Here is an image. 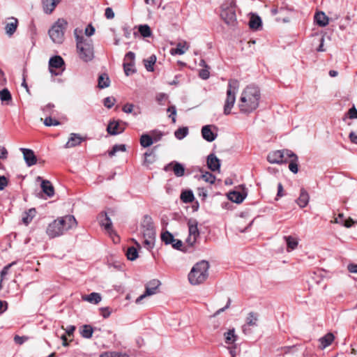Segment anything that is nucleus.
Segmentation results:
<instances>
[{
  "instance_id": "obj_59",
  "label": "nucleus",
  "mask_w": 357,
  "mask_h": 357,
  "mask_svg": "<svg viewBox=\"0 0 357 357\" xmlns=\"http://www.w3.org/2000/svg\"><path fill=\"white\" fill-rule=\"evenodd\" d=\"M134 105L132 104H126L123 107V111L125 113H131L133 110Z\"/></svg>"
},
{
  "instance_id": "obj_60",
  "label": "nucleus",
  "mask_w": 357,
  "mask_h": 357,
  "mask_svg": "<svg viewBox=\"0 0 357 357\" xmlns=\"http://www.w3.org/2000/svg\"><path fill=\"white\" fill-rule=\"evenodd\" d=\"M348 114L350 119L357 118V109L354 107L349 109Z\"/></svg>"
},
{
  "instance_id": "obj_17",
  "label": "nucleus",
  "mask_w": 357,
  "mask_h": 357,
  "mask_svg": "<svg viewBox=\"0 0 357 357\" xmlns=\"http://www.w3.org/2000/svg\"><path fill=\"white\" fill-rule=\"evenodd\" d=\"M61 0H42L43 11L46 14H51Z\"/></svg>"
},
{
  "instance_id": "obj_32",
  "label": "nucleus",
  "mask_w": 357,
  "mask_h": 357,
  "mask_svg": "<svg viewBox=\"0 0 357 357\" xmlns=\"http://www.w3.org/2000/svg\"><path fill=\"white\" fill-rule=\"evenodd\" d=\"M180 199L185 203L192 202L195 199L193 192L191 190H183L180 195Z\"/></svg>"
},
{
  "instance_id": "obj_30",
  "label": "nucleus",
  "mask_w": 357,
  "mask_h": 357,
  "mask_svg": "<svg viewBox=\"0 0 357 357\" xmlns=\"http://www.w3.org/2000/svg\"><path fill=\"white\" fill-rule=\"evenodd\" d=\"M228 198L233 202L240 204L245 198V195L237 191H233L228 194Z\"/></svg>"
},
{
  "instance_id": "obj_11",
  "label": "nucleus",
  "mask_w": 357,
  "mask_h": 357,
  "mask_svg": "<svg viewBox=\"0 0 357 357\" xmlns=\"http://www.w3.org/2000/svg\"><path fill=\"white\" fill-rule=\"evenodd\" d=\"M20 150L23 153L24 159L28 167H31L36 164L37 158L34 152L31 149L20 148Z\"/></svg>"
},
{
  "instance_id": "obj_47",
  "label": "nucleus",
  "mask_w": 357,
  "mask_h": 357,
  "mask_svg": "<svg viewBox=\"0 0 357 357\" xmlns=\"http://www.w3.org/2000/svg\"><path fill=\"white\" fill-rule=\"evenodd\" d=\"M172 169L174 171V174L176 176H178V162H175L174 163V165L172 163H169L164 167V170L166 172L170 171Z\"/></svg>"
},
{
  "instance_id": "obj_14",
  "label": "nucleus",
  "mask_w": 357,
  "mask_h": 357,
  "mask_svg": "<svg viewBox=\"0 0 357 357\" xmlns=\"http://www.w3.org/2000/svg\"><path fill=\"white\" fill-rule=\"evenodd\" d=\"M161 240L166 245L171 244L175 250H178V239L174 238L172 234L166 231L161 234Z\"/></svg>"
},
{
  "instance_id": "obj_41",
  "label": "nucleus",
  "mask_w": 357,
  "mask_h": 357,
  "mask_svg": "<svg viewBox=\"0 0 357 357\" xmlns=\"http://www.w3.org/2000/svg\"><path fill=\"white\" fill-rule=\"evenodd\" d=\"M139 32L144 38L150 37L152 34L151 28L147 24L140 25L139 26Z\"/></svg>"
},
{
  "instance_id": "obj_57",
  "label": "nucleus",
  "mask_w": 357,
  "mask_h": 357,
  "mask_svg": "<svg viewBox=\"0 0 357 357\" xmlns=\"http://www.w3.org/2000/svg\"><path fill=\"white\" fill-rule=\"evenodd\" d=\"M349 138L351 142L357 144V129L349 133Z\"/></svg>"
},
{
  "instance_id": "obj_1",
  "label": "nucleus",
  "mask_w": 357,
  "mask_h": 357,
  "mask_svg": "<svg viewBox=\"0 0 357 357\" xmlns=\"http://www.w3.org/2000/svg\"><path fill=\"white\" fill-rule=\"evenodd\" d=\"M261 93L259 89L253 85L246 86L241 92L238 106L243 114H250L255 111L259 104Z\"/></svg>"
},
{
  "instance_id": "obj_29",
  "label": "nucleus",
  "mask_w": 357,
  "mask_h": 357,
  "mask_svg": "<svg viewBox=\"0 0 357 357\" xmlns=\"http://www.w3.org/2000/svg\"><path fill=\"white\" fill-rule=\"evenodd\" d=\"M36 215V211L34 208L29 209L22 214V222L26 225H29Z\"/></svg>"
},
{
  "instance_id": "obj_49",
  "label": "nucleus",
  "mask_w": 357,
  "mask_h": 357,
  "mask_svg": "<svg viewBox=\"0 0 357 357\" xmlns=\"http://www.w3.org/2000/svg\"><path fill=\"white\" fill-rule=\"evenodd\" d=\"M43 123H44V124L46 126H59V125H60V122L58 120L54 119H52L50 116L46 117L44 119Z\"/></svg>"
},
{
  "instance_id": "obj_31",
  "label": "nucleus",
  "mask_w": 357,
  "mask_h": 357,
  "mask_svg": "<svg viewBox=\"0 0 357 357\" xmlns=\"http://www.w3.org/2000/svg\"><path fill=\"white\" fill-rule=\"evenodd\" d=\"M284 239L286 241V243L287 245V250L288 252L295 250L297 248L298 244V241L296 238L293 237L291 236H284Z\"/></svg>"
},
{
  "instance_id": "obj_10",
  "label": "nucleus",
  "mask_w": 357,
  "mask_h": 357,
  "mask_svg": "<svg viewBox=\"0 0 357 357\" xmlns=\"http://www.w3.org/2000/svg\"><path fill=\"white\" fill-rule=\"evenodd\" d=\"M188 226L189 235L186 239V241L189 245H192L199 235L197 220L192 219L189 220L188 222Z\"/></svg>"
},
{
  "instance_id": "obj_25",
  "label": "nucleus",
  "mask_w": 357,
  "mask_h": 357,
  "mask_svg": "<svg viewBox=\"0 0 357 357\" xmlns=\"http://www.w3.org/2000/svg\"><path fill=\"white\" fill-rule=\"evenodd\" d=\"M309 195L305 189L301 190L300 196L297 199V204L301 208L305 207L309 202Z\"/></svg>"
},
{
  "instance_id": "obj_19",
  "label": "nucleus",
  "mask_w": 357,
  "mask_h": 357,
  "mask_svg": "<svg viewBox=\"0 0 357 357\" xmlns=\"http://www.w3.org/2000/svg\"><path fill=\"white\" fill-rule=\"evenodd\" d=\"M9 20H10V22H8L6 24L5 31L6 33L8 36H11L12 35H13V33L15 32L17 29L18 25V20L15 17H11Z\"/></svg>"
},
{
  "instance_id": "obj_45",
  "label": "nucleus",
  "mask_w": 357,
  "mask_h": 357,
  "mask_svg": "<svg viewBox=\"0 0 357 357\" xmlns=\"http://www.w3.org/2000/svg\"><path fill=\"white\" fill-rule=\"evenodd\" d=\"M100 357H129L126 353L110 351L102 354Z\"/></svg>"
},
{
  "instance_id": "obj_3",
  "label": "nucleus",
  "mask_w": 357,
  "mask_h": 357,
  "mask_svg": "<svg viewBox=\"0 0 357 357\" xmlns=\"http://www.w3.org/2000/svg\"><path fill=\"white\" fill-rule=\"evenodd\" d=\"M82 32V30L75 29L74 31L76 39L77 49L79 57L84 62L91 61L94 57V51L93 41L91 39L84 38L77 34V32Z\"/></svg>"
},
{
  "instance_id": "obj_16",
  "label": "nucleus",
  "mask_w": 357,
  "mask_h": 357,
  "mask_svg": "<svg viewBox=\"0 0 357 357\" xmlns=\"http://www.w3.org/2000/svg\"><path fill=\"white\" fill-rule=\"evenodd\" d=\"M207 167L212 172H215L220 169V161L213 153H211L207 157Z\"/></svg>"
},
{
  "instance_id": "obj_26",
  "label": "nucleus",
  "mask_w": 357,
  "mask_h": 357,
  "mask_svg": "<svg viewBox=\"0 0 357 357\" xmlns=\"http://www.w3.org/2000/svg\"><path fill=\"white\" fill-rule=\"evenodd\" d=\"M288 159L290 160L289 165V170L291 172L296 174L298 171V159L297 155L291 151V155L289 154Z\"/></svg>"
},
{
  "instance_id": "obj_22",
  "label": "nucleus",
  "mask_w": 357,
  "mask_h": 357,
  "mask_svg": "<svg viewBox=\"0 0 357 357\" xmlns=\"http://www.w3.org/2000/svg\"><path fill=\"white\" fill-rule=\"evenodd\" d=\"M41 188L43 192L49 197H53L54 195V189L50 181L47 180H42Z\"/></svg>"
},
{
  "instance_id": "obj_63",
  "label": "nucleus",
  "mask_w": 357,
  "mask_h": 357,
  "mask_svg": "<svg viewBox=\"0 0 357 357\" xmlns=\"http://www.w3.org/2000/svg\"><path fill=\"white\" fill-rule=\"evenodd\" d=\"M348 271L352 273H357V264H351L347 266Z\"/></svg>"
},
{
  "instance_id": "obj_50",
  "label": "nucleus",
  "mask_w": 357,
  "mask_h": 357,
  "mask_svg": "<svg viewBox=\"0 0 357 357\" xmlns=\"http://www.w3.org/2000/svg\"><path fill=\"white\" fill-rule=\"evenodd\" d=\"M167 112H170L169 117L172 119L173 123H176V108L175 106L170 107L167 109Z\"/></svg>"
},
{
  "instance_id": "obj_36",
  "label": "nucleus",
  "mask_w": 357,
  "mask_h": 357,
  "mask_svg": "<svg viewBox=\"0 0 357 357\" xmlns=\"http://www.w3.org/2000/svg\"><path fill=\"white\" fill-rule=\"evenodd\" d=\"M93 332V329L90 325H84L80 330L81 335L86 339H89L92 337Z\"/></svg>"
},
{
  "instance_id": "obj_58",
  "label": "nucleus",
  "mask_w": 357,
  "mask_h": 357,
  "mask_svg": "<svg viewBox=\"0 0 357 357\" xmlns=\"http://www.w3.org/2000/svg\"><path fill=\"white\" fill-rule=\"evenodd\" d=\"M15 263L13 262L7 266H6L2 271H1V275L0 278H3V277L8 274L9 268L14 264Z\"/></svg>"
},
{
  "instance_id": "obj_6",
  "label": "nucleus",
  "mask_w": 357,
  "mask_h": 357,
  "mask_svg": "<svg viewBox=\"0 0 357 357\" xmlns=\"http://www.w3.org/2000/svg\"><path fill=\"white\" fill-rule=\"evenodd\" d=\"M239 89V82L237 79L229 80L227 89V96L224 103V114L228 115L231 113L236 102V94Z\"/></svg>"
},
{
  "instance_id": "obj_18",
  "label": "nucleus",
  "mask_w": 357,
  "mask_h": 357,
  "mask_svg": "<svg viewBox=\"0 0 357 357\" xmlns=\"http://www.w3.org/2000/svg\"><path fill=\"white\" fill-rule=\"evenodd\" d=\"M202 135L203 138L209 142L214 141L216 138V135H215L211 130V126L210 125H206L202 127Z\"/></svg>"
},
{
  "instance_id": "obj_54",
  "label": "nucleus",
  "mask_w": 357,
  "mask_h": 357,
  "mask_svg": "<svg viewBox=\"0 0 357 357\" xmlns=\"http://www.w3.org/2000/svg\"><path fill=\"white\" fill-rule=\"evenodd\" d=\"M95 33V28L91 25L89 24L85 29V34L87 36H91Z\"/></svg>"
},
{
  "instance_id": "obj_34",
  "label": "nucleus",
  "mask_w": 357,
  "mask_h": 357,
  "mask_svg": "<svg viewBox=\"0 0 357 357\" xmlns=\"http://www.w3.org/2000/svg\"><path fill=\"white\" fill-rule=\"evenodd\" d=\"M109 84H110V80L107 74L104 73L99 76L98 86L100 89L107 88L109 86Z\"/></svg>"
},
{
  "instance_id": "obj_7",
  "label": "nucleus",
  "mask_w": 357,
  "mask_h": 357,
  "mask_svg": "<svg viewBox=\"0 0 357 357\" xmlns=\"http://www.w3.org/2000/svg\"><path fill=\"white\" fill-rule=\"evenodd\" d=\"M220 17L227 25L235 26L236 16L232 1L227 2L222 6Z\"/></svg>"
},
{
  "instance_id": "obj_2",
  "label": "nucleus",
  "mask_w": 357,
  "mask_h": 357,
  "mask_svg": "<svg viewBox=\"0 0 357 357\" xmlns=\"http://www.w3.org/2000/svg\"><path fill=\"white\" fill-rule=\"evenodd\" d=\"M76 219L73 215H68L54 220L47 227L46 234L51 238H56L65 234L69 229L77 226Z\"/></svg>"
},
{
  "instance_id": "obj_43",
  "label": "nucleus",
  "mask_w": 357,
  "mask_h": 357,
  "mask_svg": "<svg viewBox=\"0 0 357 357\" xmlns=\"http://www.w3.org/2000/svg\"><path fill=\"white\" fill-rule=\"evenodd\" d=\"M134 64L135 63H132V62L123 63L124 72L127 76H129L135 73V70L134 68Z\"/></svg>"
},
{
  "instance_id": "obj_33",
  "label": "nucleus",
  "mask_w": 357,
  "mask_h": 357,
  "mask_svg": "<svg viewBox=\"0 0 357 357\" xmlns=\"http://www.w3.org/2000/svg\"><path fill=\"white\" fill-rule=\"evenodd\" d=\"M143 237L144 238V246L147 249L152 248L154 245L155 234H150V233L149 234L148 233V234H143Z\"/></svg>"
},
{
  "instance_id": "obj_12",
  "label": "nucleus",
  "mask_w": 357,
  "mask_h": 357,
  "mask_svg": "<svg viewBox=\"0 0 357 357\" xmlns=\"http://www.w3.org/2000/svg\"><path fill=\"white\" fill-rule=\"evenodd\" d=\"M141 225L143 234H148V233H150V234H155L152 218L150 216L145 215Z\"/></svg>"
},
{
  "instance_id": "obj_23",
  "label": "nucleus",
  "mask_w": 357,
  "mask_h": 357,
  "mask_svg": "<svg viewBox=\"0 0 357 357\" xmlns=\"http://www.w3.org/2000/svg\"><path fill=\"white\" fill-rule=\"evenodd\" d=\"M82 298L90 303L98 304L101 301L102 297L99 293L92 292L88 295H83Z\"/></svg>"
},
{
  "instance_id": "obj_37",
  "label": "nucleus",
  "mask_w": 357,
  "mask_h": 357,
  "mask_svg": "<svg viewBox=\"0 0 357 357\" xmlns=\"http://www.w3.org/2000/svg\"><path fill=\"white\" fill-rule=\"evenodd\" d=\"M145 68L149 72L153 71V65L156 61V56L155 55H151L149 59L144 61Z\"/></svg>"
},
{
  "instance_id": "obj_38",
  "label": "nucleus",
  "mask_w": 357,
  "mask_h": 357,
  "mask_svg": "<svg viewBox=\"0 0 357 357\" xmlns=\"http://www.w3.org/2000/svg\"><path fill=\"white\" fill-rule=\"evenodd\" d=\"M153 141L152 137L147 135L144 134L140 137V144L143 147H149L153 144Z\"/></svg>"
},
{
  "instance_id": "obj_20",
  "label": "nucleus",
  "mask_w": 357,
  "mask_h": 357,
  "mask_svg": "<svg viewBox=\"0 0 357 357\" xmlns=\"http://www.w3.org/2000/svg\"><path fill=\"white\" fill-rule=\"evenodd\" d=\"M64 65V61L60 56H54L49 61L50 70L52 73V68H60Z\"/></svg>"
},
{
  "instance_id": "obj_64",
  "label": "nucleus",
  "mask_w": 357,
  "mask_h": 357,
  "mask_svg": "<svg viewBox=\"0 0 357 357\" xmlns=\"http://www.w3.org/2000/svg\"><path fill=\"white\" fill-rule=\"evenodd\" d=\"M100 310L102 312V315L104 318H107L109 317L111 312L108 307H102Z\"/></svg>"
},
{
  "instance_id": "obj_4",
  "label": "nucleus",
  "mask_w": 357,
  "mask_h": 357,
  "mask_svg": "<svg viewBox=\"0 0 357 357\" xmlns=\"http://www.w3.org/2000/svg\"><path fill=\"white\" fill-rule=\"evenodd\" d=\"M209 264L206 261H201L195 264L188 274V280L192 285L204 283L208 277Z\"/></svg>"
},
{
  "instance_id": "obj_39",
  "label": "nucleus",
  "mask_w": 357,
  "mask_h": 357,
  "mask_svg": "<svg viewBox=\"0 0 357 357\" xmlns=\"http://www.w3.org/2000/svg\"><path fill=\"white\" fill-rule=\"evenodd\" d=\"M126 257L128 260L134 261L138 257L137 250L135 247H130L126 252Z\"/></svg>"
},
{
  "instance_id": "obj_52",
  "label": "nucleus",
  "mask_w": 357,
  "mask_h": 357,
  "mask_svg": "<svg viewBox=\"0 0 357 357\" xmlns=\"http://www.w3.org/2000/svg\"><path fill=\"white\" fill-rule=\"evenodd\" d=\"M144 156H145V158H144L145 164L150 165L153 162V161L155 160V155H153L151 153H146L144 154Z\"/></svg>"
},
{
  "instance_id": "obj_13",
  "label": "nucleus",
  "mask_w": 357,
  "mask_h": 357,
  "mask_svg": "<svg viewBox=\"0 0 357 357\" xmlns=\"http://www.w3.org/2000/svg\"><path fill=\"white\" fill-rule=\"evenodd\" d=\"M125 126H122L119 121H111L107 128V132L111 135H116L123 132Z\"/></svg>"
},
{
  "instance_id": "obj_62",
  "label": "nucleus",
  "mask_w": 357,
  "mask_h": 357,
  "mask_svg": "<svg viewBox=\"0 0 357 357\" xmlns=\"http://www.w3.org/2000/svg\"><path fill=\"white\" fill-rule=\"evenodd\" d=\"M135 55L132 52H128L125 56V59L129 60L130 62L134 63Z\"/></svg>"
},
{
  "instance_id": "obj_48",
  "label": "nucleus",
  "mask_w": 357,
  "mask_h": 357,
  "mask_svg": "<svg viewBox=\"0 0 357 357\" xmlns=\"http://www.w3.org/2000/svg\"><path fill=\"white\" fill-rule=\"evenodd\" d=\"M116 102V99L114 97H107L103 100L104 106L108 109L112 108Z\"/></svg>"
},
{
  "instance_id": "obj_5",
  "label": "nucleus",
  "mask_w": 357,
  "mask_h": 357,
  "mask_svg": "<svg viewBox=\"0 0 357 357\" xmlns=\"http://www.w3.org/2000/svg\"><path fill=\"white\" fill-rule=\"evenodd\" d=\"M68 26V22L63 18H59L50 27L48 35L55 44H62L65 39V31Z\"/></svg>"
},
{
  "instance_id": "obj_53",
  "label": "nucleus",
  "mask_w": 357,
  "mask_h": 357,
  "mask_svg": "<svg viewBox=\"0 0 357 357\" xmlns=\"http://www.w3.org/2000/svg\"><path fill=\"white\" fill-rule=\"evenodd\" d=\"M189 47L190 45L186 41L180 42V55L184 54Z\"/></svg>"
},
{
  "instance_id": "obj_9",
  "label": "nucleus",
  "mask_w": 357,
  "mask_h": 357,
  "mask_svg": "<svg viewBox=\"0 0 357 357\" xmlns=\"http://www.w3.org/2000/svg\"><path fill=\"white\" fill-rule=\"evenodd\" d=\"M291 151L288 149L277 150L269 153L267 160L270 163L280 164L287 162Z\"/></svg>"
},
{
  "instance_id": "obj_44",
  "label": "nucleus",
  "mask_w": 357,
  "mask_h": 357,
  "mask_svg": "<svg viewBox=\"0 0 357 357\" xmlns=\"http://www.w3.org/2000/svg\"><path fill=\"white\" fill-rule=\"evenodd\" d=\"M126 148L124 144H116L112 147V149L109 151L108 154L110 157L114 156L116 153L119 151H126Z\"/></svg>"
},
{
  "instance_id": "obj_40",
  "label": "nucleus",
  "mask_w": 357,
  "mask_h": 357,
  "mask_svg": "<svg viewBox=\"0 0 357 357\" xmlns=\"http://www.w3.org/2000/svg\"><path fill=\"white\" fill-rule=\"evenodd\" d=\"M225 342L227 344L234 343L236 340L234 329H230L225 333Z\"/></svg>"
},
{
  "instance_id": "obj_46",
  "label": "nucleus",
  "mask_w": 357,
  "mask_h": 357,
  "mask_svg": "<svg viewBox=\"0 0 357 357\" xmlns=\"http://www.w3.org/2000/svg\"><path fill=\"white\" fill-rule=\"evenodd\" d=\"M0 99L2 102H8L12 99L11 94L8 89L0 91Z\"/></svg>"
},
{
  "instance_id": "obj_28",
  "label": "nucleus",
  "mask_w": 357,
  "mask_h": 357,
  "mask_svg": "<svg viewBox=\"0 0 357 357\" xmlns=\"http://www.w3.org/2000/svg\"><path fill=\"white\" fill-rule=\"evenodd\" d=\"M257 315L253 312L248 314L246 320V325L243 326V331L245 333H247V326H256L257 324Z\"/></svg>"
},
{
  "instance_id": "obj_15",
  "label": "nucleus",
  "mask_w": 357,
  "mask_h": 357,
  "mask_svg": "<svg viewBox=\"0 0 357 357\" xmlns=\"http://www.w3.org/2000/svg\"><path fill=\"white\" fill-rule=\"evenodd\" d=\"M84 140L85 138L82 137L79 134L71 133L64 147L66 149L75 147L80 144Z\"/></svg>"
},
{
  "instance_id": "obj_55",
  "label": "nucleus",
  "mask_w": 357,
  "mask_h": 357,
  "mask_svg": "<svg viewBox=\"0 0 357 357\" xmlns=\"http://www.w3.org/2000/svg\"><path fill=\"white\" fill-rule=\"evenodd\" d=\"M105 15L107 19H113L114 17V13L111 8L108 7L105 9Z\"/></svg>"
},
{
  "instance_id": "obj_42",
  "label": "nucleus",
  "mask_w": 357,
  "mask_h": 357,
  "mask_svg": "<svg viewBox=\"0 0 357 357\" xmlns=\"http://www.w3.org/2000/svg\"><path fill=\"white\" fill-rule=\"evenodd\" d=\"M199 179H202L205 182L212 184L215 181V176L211 173L206 172L200 176Z\"/></svg>"
},
{
  "instance_id": "obj_51",
  "label": "nucleus",
  "mask_w": 357,
  "mask_h": 357,
  "mask_svg": "<svg viewBox=\"0 0 357 357\" xmlns=\"http://www.w3.org/2000/svg\"><path fill=\"white\" fill-rule=\"evenodd\" d=\"M199 77L203 79H207L210 76L209 67L204 68L199 70Z\"/></svg>"
},
{
  "instance_id": "obj_27",
  "label": "nucleus",
  "mask_w": 357,
  "mask_h": 357,
  "mask_svg": "<svg viewBox=\"0 0 357 357\" xmlns=\"http://www.w3.org/2000/svg\"><path fill=\"white\" fill-rule=\"evenodd\" d=\"M314 20L320 26H326L328 24V17L324 12H318L314 15Z\"/></svg>"
},
{
  "instance_id": "obj_56",
  "label": "nucleus",
  "mask_w": 357,
  "mask_h": 357,
  "mask_svg": "<svg viewBox=\"0 0 357 357\" xmlns=\"http://www.w3.org/2000/svg\"><path fill=\"white\" fill-rule=\"evenodd\" d=\"M8 185L7 178L4 176H0V190H3Z\"/></svg>"
},
{
  "instance_id": "obj_61",
  "label": "nucleus",
  "mask_w": 357,
  "mask_h": 357,
  "mask_svg": "<svg viewBox=\"0 0 357 357\" xmlns=\"http://www.w3.org/2000/svg\"><path fill=\"white\" fill-rule=\"evenodd\" d=\"M8 151L5 147L0 146V159H5L7 158Z\"/></svg>"
},
{
  "instance_id": "obj_21",
  "label": "nucleus",
  "mask_w": 357,
  "mask_h": 357,
  "mask_svg": "<svg viewBox=\"0 0 357 357\" xmlns=\"http://www.w3.org/2000/svg\"><path fill=\"white\" fill-rule=\"evenodd\" d=\"M160 283L159 280H153L150 281L146 285V290L145 292L146 293V295L152 296L156 294L157 289L160 286Z\"/></svg>"
},
{
  "instance_id": "obj_24",
  "label": "nucleus",
  "mask_w": 357,
  "mask_h": 357,
  "mask_svg": "<svg viewBox=\"0 0 357 357\" xmlns=\"http://www.w3.org/2000/svg\"><path fill=\"white\" fill-rule=\"evenodd\" d=\"M335 339L334 335L331 333H327L319 339L320 348L324 349L331 344Z\"/></svg>"
},
{
  "instance_id": "obj_8",
  "label": "nucleus",
  "mask_w": 357,
  "mask_h": 357,
  "mask_svg": "<svg viewBox=\"0 0 357 357\" xmlns=\"http://www.w3.org/2000/svg\"><path fill=\"white\" fill-rule=\"evenodd\" d=\"M99 223L102 227L107 234L112 238L114 243H117L119 242V237L116 235L112 227V222L111 219L108 217L106 213H101L98 216Z\"/></svg>"
},
{
  "instance_id": "obj_35",
  "label": "nucleus",
  "mask_w": 357,
  "mask_h": 357,
  "mask_svg": "<svg viewBox=\"0 0 357 357\" xmlns=\"http://www.w3.org/2000/svg\"><path fill=\"white\" fill-rule=\"evenodd\" d=\"M249 26L252 29L257 30L261 26V20L259 16L252 15L249 22Z\"/></svg>"
}]
</instances>
